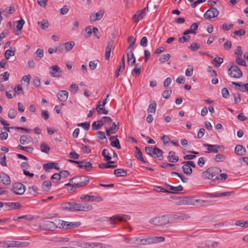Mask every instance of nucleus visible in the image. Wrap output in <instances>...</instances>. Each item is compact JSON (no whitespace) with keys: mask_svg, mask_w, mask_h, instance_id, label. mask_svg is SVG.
<instances>
[{"mask_svg":"<svg viewBox=\"0 0 248 248\" xmlns=\"http://www.w3.org/2000/svg\"><path fill=\"white\" fill-rule=\"evenodd\" d=\"M165 240V237L163 236H149L145 237V245L158 243L164 242Z\"/></svg>","mask_w":248,"mask_h":248,"instance_id":"nucleus-9","label":"nucleus"},{"mask_svg":"<svg viewBox=\"0 0 248 248\" xmlns=\"http://www.w3.org/2000/svg\"><path fill=\"white\" fill-rule=\"evenodd\" d=\"M102 155L104 157V159L107 161H108L111 159V157L107 149H105L102 151Z\"/></svg>","mask_w":248,"mask_h":248,"instance_id":"nucleus-47","label":"nucleus"},{"mask_svg":"<svg viewBox=\"0 0 248 248\" xmlns=\"http://www.w3.org/2000/svg\"><path fill=\"white\" fill-rule=\"evenodd\" d=\"M51 187V183L49 181H45L42 185V188L43 191H48Z\"/></svg>","mask_w":248,"mask_h":248,"instance_id":"nucleus-41","label":"nucleus"},{"mask_svg":"<svg viewBox=\"0 0 248 248\" xmlns=\"http://www.w3.org/2000/svg\"><path fill=\"white\" fill-rule=\"evenodd\" d=\"M171 56L170 54H166L163 55L161 56V57L159 58V61L161 63H164L166 62H167L170 59Z\"/></svg>","mask_w":248,"mask_h":248,"instance_id":"nucleus-53","label":"nucleus"},{"mask_svg":"<svg viewBox=\"0 0 248 248\" xmlns=\"http://www.w3.org/2000/svg\"><path fill=\"white\" fill-rule=\"evenodd\" d=\"M105 14V10L101 9L96 13H93L90 16V20L91 23L99 21L102 19Z\"/></svg>","mask_w":248,"mask_h":248,"instance_id":"nucleus-13","label":"nucleus"},{"mask_svg":"<svg viewBox=\"0 0 248 248\" xmlns=\"http://www.w3.org/2000/svg\"><path fill=\"white\" fill-rule=\"evenodd\" d=\"M59 99L62 102H65L68 98V92L65 90H61L58 93Z\"/></svg>","mask_w":248,"mask_h":248,"instance_id":"nucleus-23","label":"nucleus"},{"mask_svg":"<svg viewBox=\"0 0 248 248\" xmlns=\"http://www.w3.org/2000/svg\"><path fill=\"white\" fill-rule=\"evenodd\" d=\"M75 44L73 41H70L69 42H67L62 45L63 46H64L65 49L68 51L71 50Z\"/></svg>","mask_w":248,"mask_h":248,"instance_id":"nucleus-49","label":"nucleus"},{"mask_svg":"<svg viewBox=\"0 0 248 248\" xmlns=\"http://www.w3.org/2000/svg\"><path fill=\"white\" fill-rule=\"evenodd\" d=\"M15 48H12L7 49L6 50L4 54L5 58L6 60H9L11 56H13L15 54L16 52Z\"/></svg>","mask_w":248,"mask_h":248,"instance_id":"nucleus-35","label":"nucleus"},{"mask_svg":"<svg viewBox=\"0 0 248 248\" xmlns=\"http://www.w3.org/2000/svg\"><path fill=\"white\" fill-rule=\"evenodd\" d=\"M78 126H81L85 130H88L90 128V124L89 122H84V123H79L78 124Z\"/></svg>","mask_w":248,"mask_h":248,"instance_id":"nucleus-58","label":"nucleus"},{"mask_svg":"<svg viewBox=\"0 0 248 248\" xmlns=\"http://www.w3.org/2000/svg\"><path fill=\"white\" fill-rule=\"evenodd\" d=\"M203 146L207 147V151H206V153H217L218 152V150H217L215 144H210L208 143L203 144Z\"/></svg>","mask_w":248,"mask_h":248,"instance_id":"nucleus-24","label":"nucleus"},{"mask_svg":"<svg viewBox=\"0 0 248 248\" xmlns=\"http://www.w3.org/2000/svg\"><path fill=\"white\" fill-rule=\"evenodd\" d=\"M226 159V156L222 154H217L214 157V160L217 162H223Z\"/></svg>","mask_w":248,"mask_h":248,"instance_id":"nucleus-50","label":"nucleus"},{"mask_svg":"<svg viewBox=\"0 0 248 248\" xmlns=\"http://www.w3.org/2000/svg\"><path fill=\"white\" fill-rule=\"evenodd\" d=\"M4 204L10 207L11 209H18L21 208L22 205L19 202H5Z\"/></svg>","mask_w":248,"mask_h":248,"instance_id":"nucleus-31","label":"nucleus"},{"mask_svg":"<svg viewBox=\"0 0 248 248\" xmlns=\"http://www.w3.org/2000/svg\"><path fill=\"white\" fill-rule=\"evenodd\" d=\"M103 125L104 124L102 119L94 122L92 124V129L93 130H96L100 129Z\"/></svg>","mask_w":248,"mask_h":248,"instance_id":"nucleus-33","label":"nucleus"},{"mask_svg":"<svg viewBox=\"0 0 248 248\" xmlns=\"http://www.w3.org/2000/svg\"><path fill=\"white\" fill-rule=\"evenodd\" d=\"M233 25L232 24L228 25L227 23H225L223 24V25H222V29L224 31H229V30H231V29H232L233 28Z\"/></svg>","mask_w":248,"mask_h":248,"instance_id":"nucleus-63","label":"nucleus"},{"mask_svg":"<svg viewBox=\"0 0 248 248\" xmlns=\"http://www.w3.org/2000/svg\"><path fill=\"white\" fill-rule=\"evenodd\" d=\"M214 62L217 63V64H216L215 66L218 67L220 65V64H221L223 63V60L221 58L216 57L214 59Z\"/></svg>","mask_w":248,"mask_h":248,"instance_id":"nucleus-60","label":"nucleus"},{"mask_svg":"<svg viewBox=\"0 0 248 248\" xmlns=\"http://www.w3.org/2000/svg\"><path fill=\"white\" fill-rule=\"evenodd\" d=\"M119 123L116 124L115 123H113L112 126L110 128L107 127L106 130L107 135L109 136L110 134L115 133L119 129Z\"/></svg>","mask_w":248,"mask_h":248,"instance_id":"nucleus-22","label":"nucleus"},{"mask_svg":"<svg viewBox=\"0 0 248 248\" xmlns=\"http://www.w3.org/2000/svg\"><path fill=\"white\" fill-rule=\"evenodd\" d=\"M98 167L101 169H108V168H115V166H110L107 162V163H101L98 165Z\"/></svg>","mask_w":248,"mask_h":248,"instance_id":"nucleus-59","label":"nucleus"},{"mask_svg":"<svg viewBox=\"0 0 248 248\" xmlns=\"http://www.w3.org/2000/svg\"><path fill=\"white\" fill-rule=\"evenodd\" d=\"M111 146L116 147L118 149H120L121 147L120 144L119 140L118 139H115V140L111 142Z\"/></svg>","mask_w":248,"mask_h":248,"instance_id":"nucleus-61","label":"nucleus"},{"mask_svg":"<svg viewBox=\"0 0 248 248\" xmlns=\"http://www.w3.org/2000/svg\"><path fill=\"white\" fill-rule=\"evenodd\" d=\"M168 160L171 162H176L179 160L178 156L175 155V153L173 151H170L168 156Z\"/></svg>","mask_w":248,"mask_h":248,"instance_id":"nucleus-28","label":"nucleus"},{"mask_svg":"<svg viewBox=\"0 0 248 248\" xmlns=\"http://www.w3.org/2000/svg\"><path fill=\"white\" fill-rule=\"evenodd\" d=\"M236 62L237 64H238L240 65L244 66H247L246 62H245V61L241 59L240 57L236 58Z\"/></svg>","mask_w":248,"mask_h":248,"instance_id":"nucleus-62","label":"nucleus"},{"mask_svg":"<svg viewBox=\"0 0 248 248\" xmlns=\"http://www.w3.org/2000/svg\"><path fill=\"white\" fill-rule=\"evenodd\" d=\"M159 166L162 168H166L167 167L170 166L172 169L174 170H177V168L179 169L180 168V166L178 165H176L168 163H163L162 164L160 165Z\"/></svg>","mask_w":248,"mask_h":248,"instance_id":"nucleus-38","label":"nucleus"},{"mask_svg":"<svg viewBox=\"0 0 248 248\" xmlns=\"http://www.w3.org/2000/svg\"><path fill=\"white\" fill-rule=\"evenodd\" d=\"M80 199L83 201H87L90 202L97 201L99 202L103 201V199L100 197L96 196H90L88 195H81Z\"/></svg>","mask_w":248,"mask_h":248,"instance_id":"nucleus-17","label":"nucleus"},{"mask_svg":"<svg viewBox=\"0 0 248 248\" xmlns=\"http://www.w3.org/2000/svg\"><path fill=\"white\" fill-rule=\"evenodd\" d=\"M114 174L117 177H123L127 175L126 171L122 169H118L114 170Z\"/></svg>","mask_w":248,"mask_h":248,"instance_id":"nucleus-34","label":"nucleus"},{"mask_svg":"<svg viewBox=\"0 0 248 248\" xmlns=\"http://www.w3.org/2000/svg\"><path fill=\"white\" fill-rule=\"evenodd\" d=\"M31 138L28 135H23L20 138V142L22 144H26L30 142Z\"/></svg>","mask_w":248,"mask_h":248,"instance_id":"nucleus-37","label":"nucleus"},{"mask_svg":"<svg viewBox=\"0 0 248 248\" xmlns=\"http://www.w3.org/2000/svg\"><path fill=\"white\" fill-rule=\"evenodd\" d=\"M124 241L129 244L131 245H145V237H126L124 239Z\"/></svg>","mask_w":248,"mask_h":248,"instance_id":"nucleus-7","label":"nucleus"},{"mask_svg":"<svg viewBox=\"0 0 248 248\" xmlns=\"http://www.w3.org/2000/svg\"><path fill=\"white\" fill-rule=\"evenodd\" d=\"M166 186L170 190L172 191H179L183 189V186L181 185L177 186H173L167 184L166 185Z\"/></svg>","mask_w":248,"mask_h":248,"instance_id":"nucleus-54","label":"nucleus"},{"mask_svg":"<svg viewBox=\"0 0 248 248\" xmlns=\"http://www.w3.org/2000/svg\"><path fill=\"white\" fill-rule=\"evenodd\" d=\"M112 46L113 43L112 42H108L106 48L105 57L107 60H108L110 58Z\"/></svg>","mask_w":248,"mask_h":248,"instance_id":"nucleus-32","label":"nucleus"},{"mask_svg":"<svg viewBox=\"0 0 248 248\" xmlns=\"http://www.w3.org/2000/svg\"><path fill=\"white\" fill-rule=\"evenodd\" d=\"M130 218L127 215H117L110 218V221L113 224H116L119 221H126Z\"/></svg>","mask_w":248,"mask_h":248,"instance_id":"nucleus-12","label":"nucleus"},{"mask_svg":"<svg viewBox=\"0 0 248 248\" xmlns=\"http://www.w3.org/2000/svg\"><path fill=\"white\" fill-rule=\"evenodd\" d=\"M12 191L16 195H23L25 191V186L21 183L13 185Z\"/></svg>","mask_w":248,"mask_h":248,"instance_id":"nucleus-11","label":"nucleus"},{"mask_svg":"<svg viewBox=\"0 0 248 248\" xmlns=\"http://www.w3.org/2000/svg\"><path fill=\"white\" fill-rule=\"evenodd\" d=\"M145 151L147 154L153 157L158 158L160 160L163 159V151L156 147L153 148L152 147L147 146L145 148Z\"/></svg>","mask_w":248,"mask_h":248,"instance_id":"nucleus-5","label":"nucleus"},{"mask_svg":"<svg viewBox=\"0 0 248 248\" xmlns=\"http://www.w3.org/2000/svg\"><path fill=\"white\" fill-rule=\"evenodd\" d=\"M102 121H103V123L104 125H108L107 127H108V126H110V124H111L112 122V119L109 117L108 116H104L102 118Z\"/></svg>","mask_w":248,"mask_h":248,"instance_id":"nucleus-44","label":"nucleus"},{"mask_svg":"<svg viewBox=\"0 0 248 248\" xmlns=\"http://www.w3.org/2000/svg\"><path fill=\"white\" fill-rule=\"evenodd\" d=\"M78 167L81 169H85L87 171L91 170V168L92 167V163L90 162H86L82 164L81 165H79Z\"/></svg>","mask_w":248,"mask_h":248,"instance_id":"nucleus-45","label":"nucleus"},{"mask_svg":"<svg viewBox=\"0 0 248 248\" xmlns=\"http://www.w3.org/2000/svg\"><path fill=\"white\" fill-rule=\"evenodd\" d=\"M234 152L239 155H245L246 150L241 145H237L234 149Z\"/></svg>","mask_w":248,"mask_h":248,"instance_id":"nucleus-26","label":"nucleus"},{"mask_svg":"<svg viewBox=\"0 0 248 248\" xmlns=\"http://www.w3.org/2000/svg\"><path fill=\"white\" fill-rule=\"evenodd\" d=\"M219 14V11L215 8L209 9L204 14V17L206 19H211L217 16Z\"/></svg>","mask_w":248,"mask_h":248,"instance_id":"nucleus-14","label":"nucleus"},{"mask_svg":"<svg viewBox=\"0 0 248 248\" xmlns=\"http://www.w3.org/2000/svg\"><path fill=\"white\" fill-rule=\"evenodd\" d=\"M146 8L142 10L138 11L133 16V20L135 22H138L140 20L143 18L145 14Z\"/></svg>","mask_w":248,"mask_h":248,"instance_id":"nucleus-18","label":"nucleus"},{"mask_svg":"<svg viewBox=\"0 0 248 248\" xmlns=\"http://www.w3.org/2000/svg\"><path fill=\"white\" fill-rule=\"evenodd\" d=\"M171 175L172 176L174 175H177L180 179L181 180H182V181L184 183H186L187 182V180H188V178H186V177H185L184 175H183L182 173H178V172H172L171 173Z\"/></svg>","mask_w":248,"mask_h":248,"instance_id":"nucleus-52","label":"nucleus"},{"mask_svg":"<svg viewBox=\"0 0 248 248\" xmlns=\"http://www.w3.org/2000/svg\"><path fill=\"white\" fill-rule=\"evenodd\" d=\"M135 149H136L135 157L138 160H139L140 161H141L142 162H143L144 163H146V162L144 159V158H143V157L142 156V152H141V150H140V149L138 147L136 146L135 147Z\"/></svg>","mask_w":248,"mask_h":248,"instance_id":"nucleus-27","label":"nucleus"},{"mask_svg":"<svg viewBox=\"0 0 248 248\" xmlns=\"http://www.w3.org/2000/svg\"><path fill=\"white\" fill-rule=\"evenodd\" d=\"M0 182L5 185H9L11 183L10 178L7 174L1 173L0 174Z\"/></svg>","mask_w":248,"mask_h":248,"instance_id":"nucleus-21","label":"nucleus"},{"mask_svg":"<svg viewBox=\"0 0 248 248\" xmlns=\"http://www.w3.org/2000/svg\"><path fill=\"white\" fill-rule=\"evenodd\" d=\"M39 228L43 231H54L57 229L56 219L54 222L49 220L44 221L40 223Z\"/></svg>","mask_w":248,"mask_h":248,"instance_id":"nucleus-6","label":"nucleus"},{"mask_svg":"<svg viewBox=\"0 0 248 248\" xmlns=\"http://www.w3.org/2000/svg\"><path fill=\"white\" fill-rule=\"evenodd\" d=\"M89 182V179L87 177L84 176H76L71 179L69 182L65 185H73L75 186L79 187L86 186Z\"/></svg>","mask_w":248,"mask_h":248,"instance_id":"nucleus-2","label":"nucleus"},{"mask_svg":"<svg viewBox=\"0 0 248 248\" xmlns=\"http://www.w3.org/2000/svg\"><path fill=\"white\" fill-rule=\"evenodd\" d=\"M156 107V104L155 102H154L151 103L148 108L147 111L149 113H155Z\"/></svg>","mask_w":248,"mask_h":248,"instance_id":"nucleus-48","label":"nucleus"},{"mask_svg":"<svg viewBox=\"0 0 248 248\" xmlns=\"http://www.w3.org/2000/svg\"><path fill=\"white\" fill-rule=\"evenodd\" d=\"M125 68V60H124V56L122 58L121 62L119 65V67L118 69L116 71L115 73V76L116 78H118L120 76V72L123 71Z\"/></svg>","mask_w":248,"mask_h":248,"instance_id":"nucleus-25","label":"nucleus"},{"mask_svg":"<svg viewBox=\"0 0 248 248\" xmlns=\"http://www.w3.org/2000/svg\"><path fill=\"white\" fill-rule=\"evenodd\" d=\"M49 69L50 75L52 77H59L61 76L62 74L60 67L57 65L51 66Z\"/></svg>","mask_w":248,"mask_h":248,"instance_id":"nucleus-16","label":"nucleus"},{"mask_svg":"<svg viewBox=\"0 0 248 248\" xmlns=\"http://www.w3.org/2000/svg\"><path fill=\"white\" fill-rule=\"evenodd\" d=\"M140 65L139 64H136L134 68L132 70L131 73L133 76L135 75L136 76H138L140 73Z\"/></svg>","mask_w":248,"mask_h":248,"instance_id":"nucleus-43","label":"nucleus"},{"mask_svg":"<svg viewBox=\"0 0 248 248\" xmlns=\"http://www.w3.org/2000/svg\"><path fill=\"white\" fill-rule=\"evenodd\" d=\"M83 246L85 248H105V245L96 242H86Z\"/></svg>","mask_w":248,"mask_h":248,"instance_id":"nucleus-19","label":"nucleus"},{"mask_svg":"<svg viewBox=\"0 0 248 248\" xmlns=\"http://www.w3.org/2000/svg\"><path fill=\"white\" fill-rule=\"evenodd\" d=\"M189 216L188 215H175L172 218H170L167 215H164L159 217H157L151 219L149 220V223L156 226H161L166 225L169 223H172L173 219L181 218L184 219L185 218H188Z\"/></svg>","mask_w":248,"mask_h":248,"instance_id":"nucleus-1","label":"nucleus"},{"mask_svg":"<svg viewBox=\"0 0 248 248\" xmlns=\"http://www.w3.org/2000/svg\"><path fill=\"white\" fill-rule=\"evenodd\" d=\"M93 209L92 205L86 203H77L74 202V211H89Z\"/></svg>","mask_w":248,"mask_h":248,"instance_id":"nucleus-10","label":"nucleus"},{"mask_svg":"<svg viewBox=\"0 0 248 248\" xmlns=\"http://www.w3.org/2000/svg\"><path fill=\"white\" fill-rule=\"evenodd\" d=\"M38 25L43 30H46L49 27V23L47 20L44 19L41 21L38 22Z\"/></svg>","mask_w":248,"mask_h":248,"instance_id":"nucleus-40","label":"nucleus"},{"mask_svg":"<svg viewBox=\"0 0 248 248\" xmlns=\"http://www.w3.org/2000/svg\"><path fill=\"white\" fill-rule=\"evenodd\" d=\"M56 225L57 228L67 230L78 227L80 225V223L79 222H69L60 219H56Z\"/></svg>","mask_w":248,"mask_h":248,"instance_id":"nucleus-4","label":"nucleus"},{"mask_svg":"<svg viewBox=\"0 0 248 248\" xmlns=\"http://www.w3.org/2000/svg\"><path fill=\"white\" fill-rule=\"evenodd\" d=\"M61 208L64 211H74V202H66L62 203Z\"/></svg>","mask_w":248,"mask_h":248,"instance_id":"nucleus-20","label":"nucleus"},{"mask_svg":"<svg viewBox=\"0 0 248 248\" xmlns=\"http://www.w3.org/2000/svg\"><path fill=\"white\" fill-rule=\"evenodd\" d=\"M17 113L16 110L11 108L8 111V116L10 119H14L17 115Z\"/></svg>","mask_w":248,"mask_h":248,"instance_id":"nucleus-55","label":"nucleus"},{"mask_svg":"<svg viewBox=\"0 0 248 248\" xmlns=\"http://www.w3.org/2000/svg\"><path fill=\"white\" fill-rule=\"evenodd\" d=\"M232 84L236 86H238L239 87H242V88H237V90H240L241 92H245V91H247L248 92V83L242 85V83L241 82H232Z\"/></svg>","mask_w":248,"mask_h":248,"instance_id":"nucleus-30","label":"nucleus"},{"mask_svg":"<svg viewBox=\"0 0 248 248\" xmlns=\"http://www.w3.org/2000/svg\"><path fill=\"white\" fill-rule=\"evenodd\" d=\"M229 74L232 78H240L243 76L241 70L235 64H232L228 70Z\"/></svg>","mask_w":248,"mask_h":248,"instance_id":"nucleus-8","label":"nucleus"},{"mask_svg":"<svg viewBox=\"0 0 248 248\" xmlns=\"http://www.w3.org/2000/svg\"><path fill=\"white\" fill-rule=\"evenodd\" d=\"M41 151L42 152L47 153L49 151L50 147L45 142L41 143L40 145Z\"/></svg>","mask_w":248,"mask_h":248,"instance_id":"nucleus-51","label":"nucleus"},{"mask_svg":"<svg viewBox=\"0 0 248 248\" xmlns=\"http://www.w3.org/2000/svg\"><path fill=\"white\" fill-rule=\"evenodd\" d=\"M184 166L182 167V169L184 172L186 174L190 175L192 172V170L187 164H186V163H185V161L183 162Z\"/></svg>","mask_w":248,"mask_h":248,"instance_id":"nucleus-42","label":"nucleus"},{"mask_svg":"<svg viewBox=\"0 0 248 248\" xmlns=\"http://www.w3.org/2000/svg\"><path fill=\"white\" fill-rule=\"evenodd\" d=\"M193 68L192 66L189 65L186 70V75L187 77H191L193 74Z\"/></svg>","mask_w":248,"mask_h":248,"instance_id":"nucleus-57","label":"nucleus"},{"mask_svg":"<svg viewBox=\"0 0 248 248\" xmlns=\"http://www.w3.org/2000/svg\"><path fill=\"white\" fill-rule=\"evenodd\" d=\"M235 225L242 228H246L248 227V219L247 220H238L235 222Z\"/></svg>","mask_w":248,"mask_h":248,"instance_id":"nucleus-36","label":"nucleus"},{"mask_svg":"<svg viewBox=\"0 0 248 248\" xmlns=\"http://www.w3.org/2000/svg\"><path fill=\"white\" fill-rule=\"evenodd\" d=\"M96 110L98 114L103 113L104 114H108V110L106 109L105 107L101 106V101H99L97 104Z\"/></svg>","mask_w":248,"mask_h":248,"instance_id":"nucleus-29","label":"nucleus"},{"mask_svg":"<svg viewBox=\"0 0 248 248\" xmlns=\"http://www.w3.org/2000/svg\"><path fill=\"white\" fill-rule=\"evenodd\" d=\"M35 59L39 61L44 56V51L42 49L38 48L35 52Z\"/></svg>","mask_w":248,"mask_h":248,"instance_id":"nucleus-39","label":"nucleus"},{"mask_svg":"<svg viewBox=\"0 0 248 248\" xmlns=\"http://www.w3.org/2000/svg\"><path fill=\"white\" fill-rule=\"evenodd\" d=\"M221 93L222 96L225 98H227L229 97V92L228 89L226 88H223L221 90Z\"/></svg>","mask_w":248,"mask_h":248,"instance_id":"nucleus-64","label":"nucleus"},{"mask_svg":"<svg viewBox=\"0 0 248 248\" xmlns=\"http://www.w3.org/2000/svg\"><path fill=\"white\" fill-rule=\"evenodd\" d=\"M17 148L19 149L24 150V151H25L28 153H32L33 151V149L32 147H24V146H22L20 145L17 146Z\"/></svg>","mask_w":248,"mask_h":248,"instance_id":"nucleus-56","label":"nucleus"},{"mask_svg":"<svg viewBox=\"0 0 248 248\" xmlns=\"http://www.w3.org/2000/svg\"><path fill=\"white\" fill-rule=\"evenodd\" d=\"M24 24L25 21L23 19H21L18 21H16L14 22L13 26L14 31H17V32H15L16 35H19L20 34L21 30L23 28Z\"/></svg>","mask_w":248,"mask_h":248,"instance_id":"nucleus-15","label":"nucleus"},{"mask_svg":"<svg viewBox=\"0 0 248 248\" xmlns=\"http://www.w3.org/2000/svg\"><path fill=\"white\" fill-rule=\"evenodd\" d=\"M221 172V170L216 167L208 168L202 173V176L204 179H211Z\"/></svg>","mask_w":248,"mask_h":248,"instance_id":"nucleus-3","label":"nucleus"},{"mask_svg":"<svg viewBox=\"0 0 248 248\" xmlns=\"http://www.w3.org/2000/svg\"><path fill=\"white\" fill-rule=\"evenodd\" d=\"M206 244L207 248H216L218 247L219 243L214 241L207 240Z\"/></svg>","mask_w":248,"mask_h":248,"instance_id":"nucleus-46","label":"nucleus"}]
</instances>
